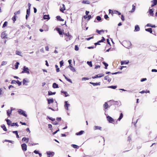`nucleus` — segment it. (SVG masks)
I'll use <instances>...</instances> for the list:
<instances>
[{
	"mask_svg": "<svg viewBox=\"0 0 157 157\" xmlns=\"http://www.w3.org/2000/svg\"><path fill=\"white\" fill-rule=\"evenodd\" d=\"M104 76V75L103 74H98L94 76H93L92 77V78L93 79H94V78H101V77Z\"/></svg>",
	"mask_w": 157,
	"mask_h": 157,
	"instance_id": "7",
	"label": "nucleus"
},
{
	"mask_svg": "<svg viewBox=\"0 0 157 157\" xmlns=\"http://www.w3.org/2000/svg\"><path fill=\"white\" fill-rule=\"evenodd\" d=\"M91 16L90 15H88V16L85 15L84 16V18L85 19H87L88 20H89L91 18Z\"/></svg>",
	"mask_w": 157,
	"mask_h": 157,
	"instance_id": "19",
	"label": "nucleus"
},
{
	"mask_svg": "<svg viewBox=\"0 0 157 157\" xmlns=\"http://www.w3.org/2000/svg\"><path fill=\"white\" fill-rule=\"evenodd\" d=\"M15 125L17 126V127L18 126V125L17 123H12V124L11 125V126H13Z\"/></svg>",
	"mask_w": 157,
	"mask_h": 157,
	"instance_id": "50",
	"label": "nucleus"
},
{
	"mask_svg": "<svg viewBox=\"0 0 157 157\" xmlns=\"http://www.w3.org/2000/svg\"><path fill=\"white\" fill-rule=\"evenodd\" d=\"M47 154L48 155V157H50V155H52V156L53 155H54V152H51L49 151V152H47Z\"/></svg>",
	"mask_w": 157,
	"mask_h": 157,
	"instance_id": "27",
	"label": "nucleus"
},
{
	"mask_svg": "<svg viewBox=\"0 0 157 157\" xmlns=\"http://www.w3.org/2000/svg\"><path fill=\"white\" fill-rule=\"evenodd\" d=\"M23 67L24 68L23 69V70L21 72V73H26L28 74H29V69L28 68L26 67L25 66H24Z\"/></svg>",
	"mask_w": 157,
	"mask_h": 157,
	"instance_id": "3",
	"label": "nucleus"
},
{
	"mask_svg": "<svg viewBox=\"0 0 157 157\" xmlns=\"http://www.w3.org/2000/svg\"><path fill=\"white\" fill-rule=\"evenodd\" d=\"M56 18L57 20L59 21H63L64 20L63 19H62L60 16H56Z\"/></svg>",
	"mask_w": 157,
	"mask_h": 157,
	"instance_id": "24",
	"label": "nucleus"
},
{
	"mask_svg": "<svg viewBox=\"0 0 157 157\" xmlns=\"http://www.w3.org/2000/svg\"><path fill=\"white\" fill-rule=\"evenodd\" d=\"M90 83L93 85L94 86H97V85H100V82H99L98 83H94L91 82H90Z\"/></svg>",
	"mask_w": 157,
	"mask_h": 157,
	"instance_id": "16",
	"label": "nucleus"
},
{
	"mask_svg": "<svg viewBox=\"0 0 157 157\" xmlns=\"http://www.w3.org/2000/svg\"><path fill=\"white\" fill-rule=\"evenodd\" d=\"M20 10H19L17 11H16V12H15L14 13V15H17V14H20Z\"/></svg>",
	"mask_w": 157,
	"mask_h": 157,
	"instance_id": "57",
	"label": "nucleus"
},
{
	"mask_svg": "<svg viewBox=\"0 0 157 157\" xmlns=\"http://www.w3.org/2000/svg\"><path fill=\"white\" fill-rule=\"evenodd\" d=\"M28 82L26 81V80L25 79H24L23 81V84H25L26 82Z\"/></svg>",
	"mask_w": 157,
	"mask_h": 157,
	"instance_id": "63",
	"label": "nucleus"
},
{
	"mask_svg": "<svg viewBox=\"0 0 157 157\" xmlns=\"http://www.w3.org/2000/svg\"><path fill=\"white\" fill-rule=\"evenodd\" d=\"M153 10L152 9H150L149 10V13L151 16H153L154 14L153 13Z\"/></svg>",
	"mask_w": 157,
	"mask_h": 157,
	"instance_id": "28",
	"label": "nucleus"
},
{
	"mask_svg": "<svg viewBox=\"0 0 157 157\" xmlns=\"http://www.w3.org/2000/svg\"><path fill=\"white\" fill-rule=\"evenodd\" d=\"M56 30L57 31L60 35H63V34L64 33L61 30L60 28H56Z\"/></svg>",
	"mask_w": 157,
	"mask_h": 157,
	"instance_id": "9",
	"label": "nucleus"
},
{
	"mask_svg": "<svg viewBox=\"0 0 157 157\" xmlns=\"http://www.w3.org/2000/svg\"><path fill=\"white\" fill-rule=\"evenodd\" d=\"M48 104L52 103L54 102V100L52 98L51 99H48Z\"/></svg>",
	"mask_w": 157,
	"mask_h": 157,
	"instance_id": "23",
	"label": "nucleus"
},
{
	"mask_svg": "<svg viewBox=\"0 0 157 157\" xmlns=\"http://www.w3.org/2000/svg\"><path fill=\"white\" fill-rule=\"evenodd\" d=\"M13 133H15L17 137V138H19V136L18 135L17 131H13Z\"/></svg>",
	"mask_w": 157,
	"mask_h": 157,
	"instance_id": "40",
	"label": "nucleus"
},
{
	"mask_svg": "<svg viewBox=\"0 0 157 157\" xmlns=\"http://www.w3.org/2000/svg\"><path fill=\"white\" fill-rule=\"evenodd\" d=\"M149 92L150 91L149 90H146V91H145L144 90H143L139 92L140 93H141L142 94H144V93H149Z\"/></svg>",
	"mask_w": 157,
	"mask_h": 157,
	"instance_id": "38",
	"label": "nucleus"
},
{
	"mask_svg": "<svg viewBox=\"0 0 157 157\" xmlns=\"http://www.w3.org/2000/svg\"><path fill=\"white\" fill-rule=\"evenodd\" d=\"M151 2L152 3L151 5V7H153L154 6L156 5L157 3V0H153L151 1Z\"/></svg>",
	"mask_w": 157,
	"mask_h": 157,
	"instance_id": "12",
	"label": "nucleus"
},
{
	"mask_svg": "<svg viewBox=\"0 0 157 157\" xmlns=\"http://www.w3.org/2000/svg\"><path fill=\"white\" fill-rule=\"evenodd\" d=\"M18 112L20 114L26 117H27V115L25 113V112L21 109H19Z\"/></svg>",
	"mask_w": 157,
	"mask_h": 157,
	"instance_id": "5",
	"label": "nucleus"
},
{
	"mask_svg": "<svg viewBox=\"0 0 157 157\" xmlns=\"http://www.w3.org/2000/svg\"><path fill=\"white\" fill-rule=\"evenodd\" d=\"M123 114L122 113H121L120 116L118 118L117 120L118 121H120L123 118Z\"/></svg>",
	"mask_w": 157,
	"mask_h": 157,
	"instance_id": "45",
	"label": "nucleus"
},
{
	"mask_svg": "<svg viewBox=\"0 0 157 157\" xmlns=\"http://www.w3.org/2000/svg\"><path fill=\"white\" fill-rule=\"evenodd\" d=\"M82 2L83 4H89L90 3L89 1L88 0H83Z\"/></svg>",
	"mask_w": 157,
	"mask_h": 157,
	"instance_id": "37",
	"label": "nucleus"
},
{
	"mask_svg": "<svg viewBox=\"0 0 157 157\" xmlns=\"http://www.w3.org/2000/svg\"><path fill=\"white\" fill-rule=\"evenodd\" d=\"M63 34L66 36L65 40L67 41L71 40L72 38V36L70 34L69 32H68L67 33H63Z\"/></svg>",
	"mask_w": 157,
	"mask_h": 157,
	"instance_id": "1",
	"label": "nucleus"
},
{
	"mask_svg": "<svg viewBox=\"0 0 157 157\" xmlns=\"http://www.w3.org/2000/svg\"><path fill=\"white\" fill-rule=\"evenodd\" d=\"M145 30L147 31L150 32L151 33H152V29L151 28L146 29Z\"/></svg>",
	"mask_w": 157,
	"mask_h": 157,
	"instance_id": "32",
	"label": "nucleus"
},
{
	"mask_svg": "<svg viewBox=\"0 0 157 157\" xmlns=\"http://www.w3.org/2000/svg\"><path fill=\"white\" fill-rule=\"evenodd\" d=\"M109 107V105L107 102H105L103 105V107L104 109H107Z\"/></svg>",
	"mask_w": 157,
	"mask_h": 157,
	"instance_id": "17",
	"label": "nucleus"
},
{
	"mask_svg": "<svg viewBox=\"0 0 157 157\" xmlns=\"http://www.w3.org/2000/svg\"><path fill=\"white\" fill-rule=\"evenodd\" d=\"M104 17L105 19L107 20H109V19H107L109 18V17L108 15L107 14L105 15L104 16Z\"/></svg>",
	"mask_w": 157,
	"mask_h": 157,
	"instance_id": "61",
	"label": "nucleus"
},
{
	"mask_svg": "<svg viewBox=\"0 0 157 157\" xmlns=\"http://www.w3.org/2000/svg\"><path fill=\"white\" fill-rule=\"evenodd\" d=\"M140 29V27L138 25H137L135 26V31H139Z\"/></svg>",
	"mask_w": 157,
	"mask_h": 157,
	"instance_id": "31",
	"label": "nucleus"
},
{
	"mask_svg": "<svg viewBox=\"0 0 157 157\" xmlns=\"http://www.w3.org/2000/svg\"><path fill=\"white\" fill-rule=\"evenodd\" d=\"M109 88H111L113 89H115L117 87V86H110L108 87Z\"/></svg>",
	"mask_w": 157,
	"mask_h": 157,
	"instance_id": "55",
	"label": "nucleus"
},
{
	"mask_svg": "<svg viewBox=\"0 0 157 157\" xmlns=\"http://www.w3.org/2000/svg\"><path fill=\"white\" fill-rule=\"evenodd\" d=\"M61 92L62 93H63L65 94V97H67L69 96V95L67 92L61 91Z\"/></svg>",
	"mask_w": 157,
	"mask_h": 157,
	"instance_id": "35",
	"label": "nucleus"
},
{
	"mask_svg": "<svg viewBox=\"0 0 157 157\" xmlns=\"http://www.w3.org/2000/svg\"><path fill=\"white\" fill-rule=\"evenodd\" d=\"M43 28L44 29V30L45 31H47L48 30V26L46 25H44L43 27Z\"/></svg>",
	"mask_w": 157,
	"mask_h": 157,
	"instance_id": "13",
	"label": "nucleus"
},
{
	"mask_svg": "<svg viewBox=\"0 0 157 157\" xmlns=\"http://www.w3.org/2000/svg\"><path fill=\"white\" fill-rule=\"evenodd\" d=\"M16 17L15 15H14L13 17L12 18V20L13 21V22L14 23L16 21Z\"/></svg>",
	"mask_w": 157,
	"mask_h": 157,
	"instance_id": "46",
	"label": "nucleus"
},
{
	"mask_svg": "<svg viewBox=\"0 0 157 157\" xmlns=\"http://www.w3.org/2000/svg\"><path fill=\"white\" fill-rule=\"evenodd\" d=\"M30 10L27 9L26 11V19H27L28 17L30 15Z\"/></svg>",
	"mask_w": 157,
	"mask_h": 157,
	"instance_id": "10",
	"label": "nucleus"
},
{
	"mask_svg": "<svg viewBox=\"0 0 157 157\" xmlns=\"http://www.w3.org/2000/svg\"><path fill=\"white\" fill-rule=\"evenodd\" d=\"M103 63L104 65L105 66V69H107V67L108 66V64L105 62H103Z\"/></svg>",
	"mask_w": 157,
	"mask_h": 157,
	"instance_id": "56",
	"label": "nucleus"
},
{
	"mask_svg": "<svg viewBox=\"0 0 157 157\" xmlns=\"http://www.w3.org/2000/svg\"><path fill=\"white\" fill-rule=\"evenodd\" d=\"M8 25V22L7 21H5L4 22V24L3 25L2 28H4L6 27Z\"/></svg>",
	"mask_w": 157,
	"mask_h": 157,
	"instance_id": "43",
	"label": "nucleus"
},
{
	"mask_svg": "<svg viewBox=\"0 0 157 157\" xmlns=\"http://www.w3.org/2000/svg\"><path fill=\"white\" fill-rule=\"evenodd\" d=\"M107 120L110 123H111L113 124H116L117 121L115 122L114 119L111 117L108 116L107 117Z\"/></svg>",
	"mask_w": 157,
	"mask_h": 157,
	"instance_id": "2",
	"label": "nucleus"
},
{
	"mask_svg": "<svg viewBox=\"0 0 157 157\" xmlns=\"http://www.w3.org/2000/svg\"><path fill=\"white\" fill-rule=\"evenodd\" d=\"M94 130H102V128L99 126H95L94 127Z\"/></svg>",
	"mask_w": 157,
	"mask_h": 157,
	"instance_id": "11",
	"label": "nucleus"
},
{
	"mask_svg": "<svg viewBox=\"0 0 157 157\" xmlns=\"http://www.w3.org/2000/svg\"><path fill=\"white\" fill-rule=\"evenodd\" d=\"M2 127L4 131H7L5 125L3 124L2 126Z\"/></svg>",
	"mask_w": 157,
	"mask_h": 157,
	"instance_id": "51",
	"label": "nucleus"
},
{
	"mask_svg": "<svg viewBox=\"0 0 157 157\" xmlns=\"http://www.w3.org/2000/svg\"><path fill=\"white\" fill-rule=\"evenodd\" d=\"M7 34L6 33V31L2 32L1 34V37L3 39H6L7 38Z\"/></svg>",
	"mask_w": 157,
	"mask_h": 157,
	"instance_id": "6",
	"label": "nucleus"
},
{
	"mask_svg": "<svg viewBox=\"0 0 157 157\" xmlns=\"http://www.w3.org/2000/svg\"><path fill=\"white\" fill-rule=\"evenodd\" d=\"M43 18L44 19H50V17L49 15H45L44 16Z\"/></svg>",
	"mask_w": 157,
	"mask_h": 157,
	"instance_id": "30",
	"label": "nucleus"
},
{
	"mask_svg": "<svg viewBox=\"0 0 157 157\" xmlns=\"http://www.w3.org/2000/svg\"><path fill=\"white\" fill-rule=\"evenodd\" d=\"M71 146L75 148L78 149L79 148V146L75 144H72Z\"/></svg>",
	"mask_w": 157,
	"mask_h": 157,
	"instance_id": "42",
	"label": "nucleus"
},
{
	"mask_svg": "<svg viewBox=\"0 0 157 157\" xmlns=\"http://www.w3.org/2000/svg\"><path fill=\"white\" fill-rule=\"evenodd\" d=\"M29 139L28 138H26L25 137H23L22 139V141L25 142L26 143H28L29 142Z\"/></svg>",
	"mask_w": 157,
	"mask_h": 157,
	"instance_id": "18",
	"label": "nucleus"
},
{
	"mask_svg": "<svg viewBox=\"0 0 157 157\" xmlns=\"http://www.w3.org/2000/svg\"><path fill=\"white\" fill-rule=\"evenodd\" d=\"M114 13L115 14H117L118 15H119L121 14V13L115 10L114 11Z\"/></svg>",
	"mask_w": 157,
	"mask_h": 157,
	"instance_id": "54",
	"label": "nucleus"
},
{
	"mask_svg": "<svg viewBox=\"0 0 157 157\" xmlns=\"http://www.w3.org/2000/svg\"><path fill=\"white\" fill-rule=\"evenodd\" d=\"M87 64L90 67H92L93 65L92 63V62L91 61H88L87 62Z\"/></svg>",
	"mask_w": 157,
	"mask_h": 157,
	"instance_id": "53",
	"label": "nucleus"
},
{
	"mask_svg": "<svg viewBox=\"0 0 157 157\" xmlns=\"http://www.w3.org/2000/svg\"><path fill=\"white\" fill-rule=\"evenodd\" d=\"M56 92H52L51 91H49L48 92V95H52L55 94H56Z\"/></svg>",
	"mask_w": 157,
	"mask_h": 157,
	"instance_id": "39",
	"label": "nucleus"
},
{
	"mask_svg": "<svg viewBox=\"0 0 157 157\" xmlns=\"http://www.w3.org/2000/svg\"><path fill=\"white\" fill-rule=\"evenodd\" d=\"M109 14H111L112 16H113V11L110 9L109 10Z\"/></svg>",
	"mask_w": 157,
	"mask_h": 157,
	"instance_id": "52",
	"label": "nucleus"
},
{
	"mask_svg": "<svg viewBox=\"0 0 157 157\" xmlns=\"http://www.w3.org/2000/svg\"><path fill=\"white\" fill-rule=\"evenodd\" d=\"M19 64V63L18 62H17L16 64L15 65V67L16 69H17L18 68V65Z\"/></svg>",
	"mask_w": 157,
	"mask_h": 157,
	"instance_id": "41",
	"label": "nucleus"
},
{
	"mask_svg": "<svg viewBox=\"0 0 157 157\" xmlns=\"http://www.w3.org/2000/svg\"><path fill=\"white\" fill-rule=\"evenodd\" d=\"M16 82L18 85L19 86H20L21 85V82H20L18 80L16 81Z\"/></svg>",
	"mask_w": 157,
	"mask_h": 157,
	"instance_id": "59",
	"label": "nucleus"
},
{
	"mask_svg": "<svg viewBox=\"0 0 157 157\" xmlns=\"http://www.w3.org/2000/svg\"><path fill=\"white\" fill-rule=\"evenodd\" d=\"M129 62L128 60H124L122 61L121 62V65H124V64H128Z\"/></svg>",
	"mask_w": 157,
	"mask_h": 157,
	"instance_id": "15",
	"label": "nucleus"
},
{
	"mask_svg": "<svg viewBox=\"0 0 157 157\" xmlns=\"http://www.w3.org/2000/svg\"><path fill=\"white\" fill-rule=\"evenodd\" d=\"M21 146L22 149L24 151H25L27 150V146L26 144H22Z\"/></svg>",
	"mask_w": 157,
	"mask_h": 157,
	"instance_id": "8",
	"label": "nucleus"
},
{
	"mask_svg": "<svg viewBox=\"0 0 157 157\" xmlns=\"http://www.w3.org/2000/svg\"><path fill=\"white\" fill-rule=\"evenodd\" d=\"M69 105V104L67 103V101H65V102L64 107H65V109L66 110H68V106Z\"/></svg>",
	"mask_w": 157,
	"mask_h": 157,
	"instance_id": "14",
	"label": "nucleus"
},
{
	"mask_svg": "<svg viewBox=\"0 0 157 157\" xmlns=\"http://www.w3.org/2000/svg\"><path fill=\"white\" fill-rule=\"evenodd\" d=\"M11 112H12L11 110H8L7 111V115L9 117L10 116V114L11 113Z\"/></svg>",
	"mask_w": 157,
	"mask_h": 157,
	"instance_id": "36",
	"label": "nucleus"
},
{
	"mask_svg": "<svg viewBox=\"0 0 157 157\" xmlns=\"http://www.w3.org/2000/svg\"><path fill=\"white\" fill-rule=\"evenodd\" d=\"M75 51H77L79 50V48L78 47V45H75Z\"/></svg>",
	"mask_w": 157,
	"mask_h": 157,
	"instance_id": "60",
	"label": "nucleus"
},
{
	"mask_svg": "<svg viewBox=\"0 0 157 157\" xmlns=\"http://www.w3.org/2000/svg\"><path fill=\"white\" fill-rule=\"evenodd\" d=\"M96 19L98 21H100L101 20V17L99 16H97L96 17Z\"/></svg>",
	"mask_w": 157,
	"mask_h": 157,
	"instance_id": "58",
	"label": "nucleus"
},
{
	"mask_svg": "<svg viewBox=\"0 0 157 157\" xmlns=\"http://www.w3.org/2000/svg\"><path fill=\"white\" fill-rule=\"evenodd\" d=\"M16 54L17 55H18L20 56H21V52L19 51H16Z\"/></svg>",
	"mask_w": 157,
	"mask_h": 157,
	"instance_id": "49",
	"label": "nucleus"
},
{
	"mask_svg": "<svg viewBox=\"0 0 157 157\" xmlns=\"http://www.w3.org/2000/svg\"><path fill=\"white\" fill-rule=\"evenodd\" d=\"M121 19L123 21L124 20V17L123 15H122L121 16Z\"/></svg>",
	"mask_w": 157,
	"mask_h": 157,
	"instance_id": "64",
	"label": "nucleus"
},
{
	"mask_svg": "<svg viewBox=\"0 0 157 157\" xmlns=\"http://www.w3.org/2000/svg\"><path fill=\"white\" fill-rule=\"evenodd\" d=\"M34 152L36 154H39V155L40 156V157H41L42 156L41 154V153H39L38 151L35 150L34 151Z\"/></svg>",
	"mask_w": 157,
	"mask_h": 157,
	"instance_id": "47",
	"label": "nucleus"
},
{
	"mask_svg": "<svg viewBox=\"0 0 157 157\" xmlns=\"http://www.w3.org/2000/svg\"><path fill=\"white\" fill-rule=\"evenodd\" d=\"M63 63H64L63 60L59 62L60 67H61L63 65Z\"/></svg>",
	"mask_w": 157,
	"mask_h": 157,
	"instance_id": "62",
	"label": "nucleus"
},
{
	"mask_svg": "<svg viewBox=\"0 0 157 157\" xmlns=\"http://www.w3.org/2000/svg\"><path fill=\"white\" fill-rule=\"evenodd\" d=\"M62 5H63V7L60 8V10L63 13V11L66 10V8H65V6L64 4H63Z\"/></svg>",
	"mask_w": 157,
	"mask_h": 157,
	"instance_id": "21",
	"label": "nucleus"
},
{
	"mask_svg": "<svg viewBox=\"0 0 157 157\" xmlns=\"http://www.w3.org/2000/svg\"><path fill=\"white\" fill-rule=\"evenodd\" d=\"M6 121L7 122V124L9 125H11L12 124V122L9 119H7Z\"/></svg>",
	"mask_w": 157,
	"mask_h": 157,
	"instance_id": "34",
	"label": "nucleus"
},
{
	"mask_svg": "<svg viewBox=\"0 0 157 157\" xmlns=\"http://www.w3.org/2000/svg\"><path fill=\"white\" fill-rule=\"evenodd\" d=\"M52 87L54 88H56L59 87L58 85L56 83H54L53 84Z\"/></svg>",
	"mask_w": 157,
	"mask_h": 157,
	"instance_id": "25",
	"label": "nucleus"
},
{
	"mask_svg": "<svg viewBox=\"0 0 157 157\" xmlns=\"http://www.w3.org/2000/svg\"><path fill=\"white\" fill-rule=\"evenodd\" d=\"M104 79L108 81L109 82H110L111 81V79L108 76H106L104 77Z\"/></svg>",
	"mask_w": 157,
	"mask_h": 157,
	"instance_id": "20",
	"label": "nucleus"
},
{
	"mask_svg": "<svg viewBox=\"0 0 157 157\" xmlns=\"http://www.w3.org/2000/svg\"><path fill=\"white\" fill-rule=\"evenodd\" d=\"M135 9H136V6H134V5H132V9L131 10V11H130V12H132V13L133 12L135 11Z\"/></svg>",
	"mask_w": 157,
	"mask_h": 157,
	"instance_id": "33",
	"label": "nucleus"
},
{
	"mask_svg": "<svg viewBox=\"0 0 157 157\" xmlns=\"http://www.w3.org/2000/svg\"><path fill=\"white\" fill-rule=\"evenodd\" d=\"M96 32L99 34H101V32L104 33L105 32V31L104 30H99L98 29H97L96 30Z\"/></svg>",
	"mask_w": 157,
	"mask_h": 157,
	"instance_id": "29",
	"label": "nucleus"
},
{
	"mask_svg": "<svg viewBox=\"0 0 157 157\" xmlns=\"http://www.w3.org/2000/svg\"><path fill=\"white\" fill-rule=\"evenodd\" d=\"M7 63V62L5 61H3L2 62L1 66H4Z\"/></svg>",
	"mask_w": 157,
	"mask_h": 157,
	"instance_id": "48",
	"label": "nucleus"
},
{
	"mask_svg": "<svg viewBox=\"0 0 157 157\" xmlns=\"http://www.w3.org/2000/svg\"><path fill=\"white\" fill-rule=\"evenodd\" d=\"M124 44L125 47L126 48H128L131 45V44L129 41H126L124 43Z\"/></svg>",
	"mask_w": 157,
	"mask_h": 157,
	"instance_id": "4",
	"label": "nucleus"
},
{
	"mask_svg": "<svg viewBox=\"0 0 157 157\" xmlns=\"http://www.w3.org/2000/svg\"><path fill=\"white\" fill-rule=\"evenodd\" d=\"M68 67L73 72H75V69L74 67H73L72 65H70Z\"/></svg>",
	"mask_w": 157,
	"mask_h": 157,
	"instance_id": "22",
	"label": "nucleus"
},
{
	"mask_svg": "<svg viewBox=\"0 0 157 157\" xmlns=\"http://www.w3.org/2000/svg\"><path fill=\"white\" fill-rule=\"evenodd\" d=\"M84 132V131L82 130L79 132L76 133V135H81L82 134H83V133Z\"/></svg>",
	"mask_w": 157,
	"mask_h": 157,
	"instance_id": "26",
	"label": "nucleus"
},
{
	"mask_svg": "<svg viewBox=\"0 0 157 157\" xmlns=\"http://www.w3.org/2000/svg\"><path fill=\"white\" fill-rule=\"evenodd\" d=\"M55 67L56 68V71L58 72L59 71V68L58 67V65L56 64L55 65Z\"/></svg>",
	"mask_w": 157,
	"mask_h": 157,
	"instance_id": "44",
	"label": "nucleus"
}]
</instances>
